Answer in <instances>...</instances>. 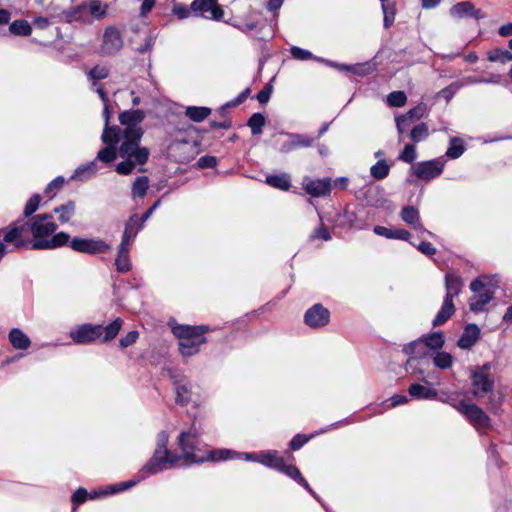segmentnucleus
Returning a JSON list of instances; mask_svg holds the SVG:
<instances>
[{
    "label": "nucleus",
    "instance_id": "nucleus-10",
    "mask_svg": "<svg viewBox=\"0 0 512 512\" xmlns=\"http://www.w3.org/2000/svg\"><path fill=\"white\" fill-rule=\"evenodd\" d=\"M178 460L179 457L172 454L169 450L155 449L153 456L139 472L140 477L141 479H144L148 475L156 474L168 468V465H174Z\"/></svg>",
    "mask_w": 512,
    "mask_h": 512
},
{
    "label": "nucleus",
    "instance_id": "nucleus-62",
    "mask_svg": "<svg viewBox=\"0 0 512 512\" xmlns=\"http://www.w3.org/2000/svg\"><path fill=\"white\" fill-rule=\"evenodd\" d=\"M271 93H272L271 87L266 86L261 91L258 92V94L256 95V98L261 104H265L269 101Z\"/></svg>",
    "mask_w": 512,
    "mask_h": 512
},
{
    "label": "nucleus",
    "instance_id": "nucleus-23",
    "mask_svg": "<svg viewBox=\"0 0 512 512\" xmlns=\"http://www.w3.org/2000/svg\"><path fill=\"white\" fill-rule=\"evenodd\" d=\"M140 218L137 214H133L125 223L124 232L120 245L131 246L138 232L143 228Z\"/></svg>",
    "mask_w": 512,
    "mask_h": 512
},
{
    "label": "nucleus",
    "instance_id": "nucleus-6",
    "mask_svg": "<svg viewBox=\"0 0 512 512\" xmlns=\"http://www.w3.org/2000/svg\"><path fill=\"white\" fill-rule=\"evenodd\" d=\"M440 400L455 408L476 430L484 431L490 428L491 420L489 416L477 405L463 399L459 400L456 393L447 395Z\"/></svg>",
    "mask_w": 512,
    "mask_h": 512
},
{
    "label": "nucleus",
    "instance_id": "nucleus-29",
    "mask_svg": "<svg viewBox=\"0 0 512 512\" xmlns=\"http://www.w3.org/2000/svg\"><path fill=\"white\" fill-rule=\"evenodd\" d=\"M266 183L283 191H288L291 187V178L287 173L273 174L266 177Z\"/></svg>",
    "mask_w": 512,
    "mask_h": 512
},
{
    "label": "nucleus",
    "instance_id": "nucleus-21",
    "mask_svg": "<svg viewBox=\"0 0 512 512\" xmlns=\"http://www.w3.org/2000/svg\"><path fill=\"white\" fill-rule=\"evenodd\" d=\"M450 15L458 19L469 17L476 20L483 19L486 16L482 10L476 9L475 5L470 1H463L453 5L450 8Z\"/></svg>",
    "mask_w": 512,
    "mask_h": 512
},
{
    "label": "nucleus",
    "instance_id": "nucleus-19",
    "mask_svg": "<svg viewBox=\"0 0 512 512\" xmlns=\"http://www.w3.org/2000/svg\"><path fill=\"white\" fill-rule=\"evenodd\" d=\"M332 180L329 177L323 179H310L308 177L303 180V189L313 197L328 196L331 192Z\"/></svg>",
    "mask_w": 512,
    "mask_h": 512
},
{
    "label": "nucleus",
    "instance_id": "nucleus-64",
    "mask_svg": "<svg viewBox=\"0 0 512 512\" xmlns=\"http://www.w3.org/2000/svg\"><path fill=\"white\" fill-rule=\"evenodd\" d=\"M155 6V0H144L140 7V15L142 17L147 16L148 13L151 12L153 7Z\"/></svg>",
    "mask_w": 512,
    "mask_h": 512
},
{
    "label": "nucleus",
    "instance_id": "nucleus-34",
    "mask_svg": "<svg viewBox=\"0 0 512 512\" xmlns=\"http://www.w3.org/2000/svg\"><path fill=\"white\" fill-rule=\"evenodd\" d=\"M149 188V179L147 176H140L132 184L131 194L133 198H143Z\"/></svg>",
    "mask_w": 512,
    "mask_h": 512
},
{
    "label": "nucleus",
    "instance_id": "nucleus-36",
    "mask_svg": "<svg viewBox=\"0 0 512 512\" xmlns=\"http://www.w3.org/2000/svg\"><path fill=\"white\" fill-rule=\"evenodd\" d=\"M9 31L16 36H29L32 33V27L28 21L20 19L9 25Z\"/></svg>",
    "mask_w": 512,
    "mask_h": 512
},
{
    "label": "nucleus",
    "instance_id": "nucleus-20",
    "mask_svg": "<svg viewBox=\"0 0 512 512\" xmlns=\"http://www.w3.org/2000/svg\"><path fill=\"white\" fill-rule=\"evenodd\" d=\"M427 112L425 104L421 103L410 109L406 114L396 117V128L399 134H403L413 122L421 119Z\"/></svg>",
    "mask_w": 512,
    "mask_h": 512
},
{
    "label": "nucleus",
    "instance_id": "nucleus-41",
    "mask_svg": "<svg viewBox=\"0 0 512 512\" xmlns=\"http://www.w3.org/2000/svg\"><path fill=\"white\" fill-rule=\"evenodd\" d=\"M176 403L180 405H187L191 400V391L186 384L176 383Z\"/></svg>",
    "mask_w": 512,
    "mask_h": 512
},
{
    "label": "nucleus",
    "instance_id": "nucleus-1",
    "mask_svg": "<svg viewBox=\"0 0 512 512\" xmlns=\"http://www.w3.org/2000/svg\"><path fill=\"white\" fill-rule=\"evenodd\" d=\"M52 214L42 213L17 219L4 228V241L14 249L53 250L68 244L70 236L58 232Z\"/></svg>",
    "mask_w": 512,
    "mask_h": 512
},
{
    "label": "nucleus",
    "instance_id": "nucleus-14",
    "mask_svg": "<svg viewBox=\"0 0 512 512\" xmlns=\"http://www.w3.org/2000/svg\"><path fill=\"white\" fill-rule=\"evenodd\" d=\"M68 243L74 251L90 255L104 254L111 249L108 243L100 239L75 237Z\"/></svg>",
    "mask_w": 512,
    "mask_h": 512
},
{
    "label": "nucleus",
    "instance_id": "nucleus-57",
    "mask_svg": "<svg viewBox=\"0 0 512 512\" xmlns=\"http://www.w3.org/2000/svg\"><path fill=\"white\" fill-rule=\"evenodd\" d=\"M55 14H51L49 17H42V16H39V17H36L33 21L34 25L40 29H45L47 28L50 24H55L56 22H54L56 19H53L52 16H54Z\"/></svg>",
    "mask_w": 512,
    "mask_h": 512
},
{
    "label": "nucleus",
    "instance_id": "nucleus-15",
    "mask_svg": "<svg viewBox=\"0 0 512 512\" xmlns=\"http://www.w3.org/2000/svg\"><path fill=\"white\" fill-rule=\"evenodd\" d=\"M191 11L195 16L216 21L221 20L224 15L218 0H194L191 3Z\"/></svg>",
    "mask_w": 512,
    "mask_h": 512
},
{
    "label": "nucleus",
    "instance_id": "nucleus-50",
    "mask_svg": "<svg viewBox=\"0 0 512 512\" xmlns=\"http://www.w3.org/2000/svg\"><path fill=\"white\" fill-rule=\"evenodd\" d=\"M382 11L384 14V27L389 28L395 20V6L384 2L382 3Z\"/></svg>",
    "mask_w": 512,
    "mask_h": 512
},
{
    "label": "nucleus",
    "instance_id": "nucleus-39",
    "mask_svg": "<svg viewBox=\"0 0 512 512\" xmlns=\"http://www.w3.org/2000/svg\"><path fill=\"white\" fill-rule=\"evenodd\" d=\"M266 119L261 113H254L248 120L247 125L251 129L253 135H259L262 133V128L265 126Z\"/></svg>",
    "mask_w": 512,
    "mask_h": 512
},
{
    "label": "nucleus",
    "instance_id": "nucleus-46",
    "mask_svg": "<svg viewBox=\"0 0 512 512\" xmlns=\"http://www.w3.org/2000/svg\"><path fill=\"white\" fill-rule=\"evenodd\" d=\"M416 158V147L413 144H406L404 149L398 155V159L405 163H413Z\"/></svg>",
    "mask_w": 512,
    "mask_h": 512
},
{
    "label": "nucleus",
    "instance_id": "nucleus-16",
    "mask_svg": "<svg viewBox=\"0 0 512 512\" xmlns=\"http://www.w3.org/2000/svg\"><path fill=\"white\" fill-rule=\"evenodd\" d=\"M53 19H56L54 22H82V23H91V18L88 17V7H86V2H83L79 5L72 6L67 10H63L57 15L52 16Z\"/></svg>",
    "mask_w": 512,
    "mask_h": 512
},
{
    "label": "nucleus",
    "instance_id": "nucleus-27",
    "mask_svg": "<svg viewBox=\"0 0 512 512\" xmlns=\"http://www.w3.org/2000/svg\"><path fill=\"white\" fill-rule=\"evenodd\" d=\"M10 344L18 350H26L31 345L29 337L20 329L13 328L8 334Z\"/></svg>",
    "mask_w": 512,
    "mask_h": 512
},
{
    "label": "nucleus",
    "instance_id": "nucleus-9",
    "mask_svg": "<svg viewBox=\"0 0 512 512\" xmlns=\"http://www.w3.org/2000/svg\"><path fill=\"white\" fill-rule=\"evenodd\" d=\"M121 133V128L117 125L106 126L104 128L101 139L107 146L98 152L96 157L97 160L104 163H110L116 159L118 154L116 144L121 140Z\"/></svg>",
    "mask_w": 512,
    "mask_h": 512
},
{
    "label": "nucleus",
    "instance_id": "nucleus-7",
    "mask_svg": "<svg viewBox=\"0 0 512 512\" xmlns=\"http://www.w3.org/2000/svg\"><path fill=\"white\" fill-rule=\"evenodd\" d=\"M463 286V279L459 275L454 273H447L445 275L446 294L442 306L432 322L434 327L445 324L455 313L456 309L453 300L459 296Z\"/></svg>",
    "mask_w": 512,
    "mask_h": 512
},
{
    "label": "nucleus",
    "instance_id": "nucleus-43",
    "mask_svg": "<svg viewBox=\"0 0 512 512\" xmlns=\"http://www.w3.org/2000/svg\"><path fill=\"white\" fill-rule=\"evenodd\" d=\"M41 197L39 194H34L29 198L27 201L24 210H23V218L22 219H28L38 210L40 205Z\"/></svg>",
    "mask_w": 512,
    "mask_h": 512
},
{
    "label": "nucleus",
    "instance_id": "nucleus-11",
    "mask_svg": "<svg viewBox=\"0 0 512 512\" xmlns=\"http://www.w3.org/2000/svg\"><path fill=\"white\" fill-rule=\"evenodd\" d=\"M124 46L123 36L115 26H108L104 29L101 44L97 53L102 57H109L118 54Z\"/></svg>",
    "mask_w": 512,
    "mask_h": 512
},
{
    "label": "nucleus",
    "instance_id": "nucleus-56",
    "mask_svg": "<svg viewBox=\"0 0 512 512\" xmlns=\"http://www.w3.org/2000/svg\"><path fill=\"white\" fill-rule=\"evenodd\" d=\"M172 12L179 19H185L192 13L191 7L188 8L186 5L180 3L174 4Z\"/></svg>",
    "mask_w": 512,
    "mask_h": 512
},
{
    "label": "nucleus",
    "instance_id": "nucleus-40",
    "mask_svg": "<svg viewBox=\"0 0 512 512\" xmlns=\"http://www.w3.org/2000/svg\"><path fill=\"white\" fill-rule=\"evenodd\" d=\"M488 60L491 62L507 63L512 61V53L509 50L496 48L488 53Z\"/></svg>",
    "mask_w": 512,
    "mask_h": 512
},
{
    "label": "nucleus",
    "instance_id": "nucleus-18",
    "mask_svg": "<svg viewBox=\"0 0 512 512\" xmlns=\"http://www.w3.org/2000/svg\"><path fill=\"white\" fill-rule=\"evenodd\" d=\"M144 118L145 113L139 109L124 111L120 113L119 122L125 127L124 129H121V135H130V132L132 131H139L144 133L142 127L140 126V123L144 120Z\"/></svg>",
    "mask_w": 512,
    "mask_h": 512
},
{
    "label": "nucleus",
    "instance_id": "nucleus-59",
    "mask_svg": "<svg viewBox=\"0 0 512 512\" xmlns=\"http://www.w3.org/2000/svg\"><path fill=\"white\" fill-rule=\"evenodd\" d=\"M197 164L200 168H214L217 165V159L214 156H202Z\"/></svg>",
    "mask_w": 512,
    "mask_h": 512
},
{
    "label": "nucleus",
    "instance_id": "nucleus-54",
    "mask_svg": "<svg viewBox=\"0 0 512 512\" xmlns=\"http://www.w3.org/2000/svg\"><path fill=\"white\" fill-rule=\"evenodd\" d=\"M309 439L310 437L306 435L297 434L292 438V440L289 443V446L292 450H299L309 441Z\"/></svg>",
    "mask_w": 512,
    "mask_h": 512
},
{
    "label": "nucleus",
    "instance_id": "nucleus-5",
    "mask_svg": "<svg viewBox=\"0 0 512 512\" xmlns=\"http://www.w3.org/2000/svg\"><path fill=\"white\" fill-rule=\"evenodd\" d=\"M173 334L179 339V351L183 356H192L199 352L200 346L206 343L205 334L209 326L178 325L173 327Z\"/></svg>",
    "mask_w": 512,
    "mask_h": 512
},
{
    "label": "nucleus",
    "instance_id": "nucleus-4",
    "mask_svg": "<svg viewBox=\"0 0 512 512\" xmlns=\"http://www.w3.org/2000/svg\"><path fill=\"white\" fill-rule=\"evenodd\" d=\"M179 446L182 450V458L189 463H202L204 461H223L228 460L235 454L228 449L209 451L206 456L196 454V445L198 443L197 435L192 432H182L178 437Z\"/></svg>",
    "mask_w": 512,
    "mask_h": 512
},
{
    "label": "nucleus",
    "instance_id": "nucleus-42",
    "mask_svg": "<svg viewBox=\"0 0 512 512\" xmlns=\"http://www.w3.org/2000/svg\"><path fill=\"white\" fill-rule=\"evenodd\" d=\"M401 219L408 225H413L420 220L418 209L414 206H405L401 211Z\"/></svg>",
    "mask_w": 512,
    "mask_h": 512
},
{
    "label": "nucleus",
    "instance_id": "nucleus-33",
    "mask_svg": "<svg viewBox=\"0 0 512 512\" xmlns=\"http://www.w3.org/2000/svg\"><path fill=\"white\" fill-rule=\"evenodd\" d=\"M390 173V165L387 163L385 159H380L370 168V175L375 180H383Z\"/></svg>",
    "mask_w": 512,
    "mask_h": 512
},
{
    "label": "nucleus",
    "instance_id": "nucleus-53",
    "mask_svg": "<svg viewBox=\"0 0 512 512\" xmlns=\"http://www.w3.org/2000/svg\"><path fill=\"white\" fill-rule=\"evenodd\" d=\"M362 191H363V196L366 199L367 204H369V205H377L378 204V200L374 199L372 197L373 193H377L379 191V189L377 187L373 186L372 184H367L363 187Z\"/></svg>",
    "mask_w": 512,
    "mask_h": 512
},
{
    "label": "nucleus",
    "instance_id": "nucleus-25",
    "mask_svg": "<svg viewBox=\"0 0 512 512\" xmlns=\"http://www.w3.org/2000/svg\"><path fill=\"white\" fill-rule=\"evenodd\" d=\"M480 337V329L476 324H468L457 341L461 349H470Z\"/></svg>",
    "mask_w": 512,
    "mask_h": 512
},
{
    "label": "nucleus",
    "instance_id": "nucleus-51",
    "mask_svg": "<svg viewBox=\"0 0 512 512\" xmlns=\"http://www.w3.org/2000/svg\"><path fill=\"white\" fill-rule=\"evenodd\" d=\"M279 471L284 473L288 477L292 478L296 482L302 476L301 472L299 471V469L296 466L288 465L285 463V461L282 462V465H281Z\"/></svg>",
    "mask_w": 512,
    "mask_h": 512
},
{
    "label": "nucleus",
    "instance_id": "nucleus-13",
    "mask_svg": "<svg viewBox=\"0 0 512 512\" xmlns=\"http://www.w3.org/2000/svg\"><path fill=\"white\" fill-rule=\"evenodd\" d=\"M470 289L474 296L469 299V306L473 312H481L485 306L493 299L494 292L486 288L481 279L477 278L470 283Z\"/></svg>",
    "mask_w": 512,
    "mask_h": 512
},
{
    "label": "nucleus",
    "instance_id": "nucleus-3",
    "mask_svg": "<svg viewBox=\"0 0 512 512\" xmlns=\"http://www.w3.org/2000/svg\"><path fill=\"white\" fill-rule=\"evenodd\" d=\"M122 325L123 320L119 317L107 326L86 323L71 329L69 336L75 344L80 345L91 344L98 339H100L102 343H107L118 335Z\"/></svg>",
    "mask_w": 512,
    "mask_h": 512
},
{
    "label": "nucleus",
    "instance_id": "nucleus-28",
    "mask_svg": "<svg viewBox=\"0 0 512 512\" xmlns=\"http://www.w3.org/2000/svg\"><path fill=\"white\" fill-rule=\"evenodd\" d=\"M408 393L415 399H434L437 397V391L433 388L424 386L419 383H413L408 388Z\"/></svg>",
    "mask_w": 512,
    "mask_h": 512
},
{
    "label": "nucleus",
    "instance_id": "nucleus-17",
    "mask_svg": "<svg viewBox=\"0 0 512 512\" xmlns=\"http://www.w3.org/2000/svg\"><path fill=\"white\" fill-rule=\"evenodd\" d=\"M330 320V312L322 304H314L304 315L307 326L317 329L326 326Z\"/></svg>",
    "mask_w": 512,
    "mask_h": 512
},
{
    "label": "nucleus",
    "instance_id": "nucleus-49",
    "mask_svg": "<svg viewBox=\"0 0 512 512\" xmlns=\"http://www.w3.org/2000/svg\"><path fill=\"white\" fill-rule=\"evenodd\" d=\"M425 345L432 349H439L444 344V337L441 332H435L423 339Z\"/></svg>",
    "mask_w": 512,
    "mask_h": 512
},
{
    "label": "nucleus",
    "instance_id": "nucleus-35",
    "mask_svg": "<svg viewBox=\"0 0 512 512\" xmlns=\"http://www.w3.org/2000/svg\"><path fill=\"white\" fill-rule=\"evenodd\" d=\"M76 205L74 201H68L66 204L60 205L54 209V212L59 214V221L67 223L75 214Z\"/></svg>",
    "mask_w": 512,
    "mask_h": 512
},
{
    "label": "nucleus",
    "instance_id": "nucleus-12",
    "mask_svg": "<svg viewBox=\"0 0 512 512\" xmlns=\"http://www.w3.org/2000/svg\"><path fill=\"white\" fill-rule=\"evenodd\" d=\"M445 160L438 157L429 161L418 162L411 167L412 174L424 181H430L439 177L444 170Z\"/></svg>",
    "mask_w": 512,
    "mask_h": 512
},
{
    "label": "nucleus",
    "instance_id": "nucleus-30",
    "mask_svg": "<svg viewBox=\"0 0 512 512\" xmlns=\"http://www.w3.org/2000/svg\"><path fill=\"white\" fill-rule=\"evenodd\" d=\"M86 7H88V17L94 18L96 20H101L106 17L108 4L103 3L100 0H92L90 2H86Z\"/></svg>",
    "mask_w": 512,
    "mask_h": 512
},
{
    "label": "nucleus",
    "instance_id": "nucleus-48",
    "mask_svg": "<svg viewBox=\"0 0 512 512\" xmlns=\"http://www.w3.org/2000/svg\"><path fill=\"white\" fill-rule=\"evenodd\" d=\"M406 101L407 97L403 91H393L387 97V102L391 107H402Z\"/></svg>",
    "mask_w": 512,
    "mask_h": 512
},
{
    "label": "nucleus",
    "instance_id": "nucleus-44",
    "mask_svg": "<svg viewBox=\"0 0 512 512\" xmlns=\"http://www.w3.org/2000/svg\"><path fill=\"white\" fill-rule=\"evenodd\" d=\"M453 358L447 352H437L433 358V363L440 369H447L452 365Z\"/></svg>",
    "mask_w": 512,
    "mask_h": 512
},
{
    "label": "nucleus",
    "instance_id": "nucleus-63",
    "mask_svg": "<svg viewBox=\"0 0 512 512\" xmlns=\"http://www.w3.org/2000/svg\"><path fill=\"white\" fill-rule=\"evenodd\" d=\"M168 439H169L168 434H167L165 431H161V432L158 434V437H157V446H156V448H155V449L168 450V449H167Z\"/></svg>",
    "mask_w": 512,
    "mask_h": 512
},
{
    "label": "nucleus",
    "instance_id": "nucleus-24",
    "mask_svg": "<svg viewBox=\"0 0 512 512\" xmlns=\"http://www.w3.org/2000/svg\"><path fill=\"white\" fill-rule=\"evenodd\" d=\"M246 459L256 460L261 464L278 471L282 465V462L284 461V458L280 457L276 451H268L267 453H263L261 455L246 454Z\"/></svg>",
    "mask_w": 512,
    "mask_h": 512
},
{
    "label": "nucleus",
    "instance_id": "nucleus-8",
    "mask_svg": "<svg viewBox=\"0 0 512 512\" xmlns=\"http://www.w3.org/2000/svg\"><path fill=\"white\" fill-rule=\"evenodd\" d=\"M491 364L485 363L477 366L471 375L472 394L481 398L492 392L494 388V377L490 374Z\"/></svg>",
    "mask_w": 512,
    "mask_h": 512
},
{
    "label": "nucleus",
    "instance_id": "nucleus-31",
    "mask_svg": "<svg viewBox=\"0 0 512 512\" xmlns=\"http://www.w3.org/2000/svg\"><path fill=\"white\" fill-rule=\"evenodd\" d=\"M129 249L130 246L119 245L118 254L115 261L117 271L125 273L130 271L131 263L129 260Z\"/></svg>",
    "mask_w": 512,
    "mask_h": 512
},
{
    "label": "nucleus",
    "instance_id": "nucleus-37",
    "mask_svg": "<svg viewBox=\"0 0 512 512\" xmlns=\"http://www.w3.org/2000/svg\"><path fill=\"white\" fill-rule=\"evenodd\" d=\"M465 151L463 140L458 137L450 139L449 147L446 151V156L450 159L459 158Z\"/></svg>",
    "mask_w": 512,
    "mask_h": 512
},
{
    "label": "nucleus",
    "instance_id": "nucleus-55",
    "mask_svg": "<svg viewBox=\"0 0 512 512\" xmlns=\"http://www.w3.org/2000/svg\"><path fill=\"white\" fill-rule=\"evenodd\" d=\"M139 333L136 330L128 332L124 337H122L119 341L120 346L122 348H127L133 345L138 339Z\"/></svg>",
    "mask_w": 512,
    "mask_h": 512
},
{
    "label": "nucleus",
    "instance_id": "nucleus-45",
    "mask_svg": "<svg viewBox=\"0 0 512 512\" xmlns=\"http://www.w3.org/2000/svg\"><path fill=\"white\" fill-rule=\"evenodd\" d=\"M109 70L105 66H95L88 72V78L96 85L98 81L107 78Z\"/></svg>",
    "mask_w": 512,
    "mask_h": 512
},
{
    "label": "nucleus",
    "instance_id": "nucleus-60",
    "mask_svg": "<svg viewBox=\"0 0 512 512\" xmlns=\"http://www.w3.org/2000/svg\"><path fill=\"white\" fill-rule=\"evenodd\" d=\"M87 497H88V493H87L86 489L79 488L72 495V502L76 505H79V504L84 503L86 501Z\"/></svg>",
    "mask_w": 512,
    "mask_h": 512
},
{
    "label": "nucleus",
    "instance_id": "nucleus-2",
    "mask_svg": "<svg viewBox=\"0 0 512 512\" xmlns=\"http://www.w3.org/2000/svg\"><path fill=\"white\" fill-rule=\"evenodd\" d=\"M143 132L132 131L130 135H121V144L118 148V155L124 159L116 166V172L121 175L131 174L137 165H144L149 158L150 152L146 147L140 146Z\"/></svg>",
    "mask_w": 512,
    "mask_h": 512
},
{
    "label": "nucleus",
    "instance_id": "nucleus-58",
    "mask_svg": "<svg viewBox=\"0 0 512 512\" xmlns=\"http://www.w3.org/2000/svg\"><path fill=\"white\" fill-rule=\"evenodd\" d=\"M416 248L426 256H433L436 254V248L428 241L420 242Z\"/></svg>",
    "mask_w": 512,
    "mask_h": 512
},
{
    "label": "nucleus",
    "instance_id": "nucleus-26",
    "mask_svg": "<svg viewBox=\"0 0 512 512\" xmlns=\"http://www.w3.org/2000/svg\"><path fill=\"white\" fill-rule=\"evenodd\" d=\"M373 231L376 235L385 237L387 239H398L403 241H409L411 234L405 229H389L384 226H375Z\"/></svg>",
    "mask_w": 512,
    "mask_h": 512
},
{
    "label": "nucleus",
    "instance_id": "nucleus-52",
    "mask_svg": "<svg viewBox=\"0 0 512 512\" xmlns=\"http://www.w3.org/2000/svg\"><path fill=\"white\" fill-rule=\"evenodd\" d=\"M309 239L311 241H313L315 239H322L324 241H328L331 239V235H330V232L328 231V229L323 224H321L319 227L314 229V231L310 235Z\"/></svg>",
    "mask_w": 512,
    "mask_h": 512
},
{
    "label": "nucleus",
    "instance_id": "nucleus-22",
    "mask_svg": "<svg viewBox=\"0 0 512 512\" xmlns=\"http://www.w3.org/2000/svg\"><path fill=\"white\" fill-rule=\"evenodd\" d=\"M288 138L289 140L281 145L282 153H289L297 148L311 147L315 142V138L299 133H289Z\"/></svg>",
    "mask_w": 512,
    "mask_h": 512
},
{
    "label": "nucleus",
    "instance_id": "nucleus-38",
    "mask_svg": "<svg viewBox=\"0 0 512 512\" xmlns=\"http://www.w3.org/2000/svg\"><path fill=\"white\" fill-rule=\"evenodd\" d=\"M429 136V128L428 125L424 122H421L414 126L412 130L410 131V139L415 142H421L427 139Z\"/></svg>",
    "mask_w": 512,
    "mask_h": 512
},
{
    "label": "nucleus",
    "instance_id": "nucleus-32",
    "mask_svg": "<svg viewBox=\"0 0 512 512\" xmlns=\"http://www.w3.org/2000/svg\"><path fill=\"white\" fill-rule=\"evenodd\" d=\"M211 114V109L204 106H188L185 116L193 122H202Z\"/></svg>",
    "mask_w": 512,
    "mask_h": 512
},
{
    "label": "nucleus",
    "instance_id": "nucleus-47",
    "mask_svg": "<svg viewBox=\"0 0 512 512\" xmlns=\"http://www.w3.org/2000/svg\"><path fill=\"white\" fill-rule=\"evenodd\" d=\"M290 53H291L292 57L297 59V60L304 61V60L315 59V60L320 61V62L324 61V59L315 57L310 51L302 49V48L297 47V46L291 47Z\"/></svg>",
    "mask_w": 512,
    "mask_h": 512
},
{
    "label": "nucleus",
    "instance_id": "nucleus-61",
    "mask_svg": "<svg viewBox=\"0 0 512 512\" xmlns=\"http://www.w3.org/2000/svg\"><path fill=\"white\" fill-rule=\"evenodd\" d=\"M63 184H64V178L59 176L47 185V187L45 189V193L50 194L54 191H57L63 186Z\"/></svg>",
    "mask_w": 512,
    "mask_h": 512
}]
</instances>
